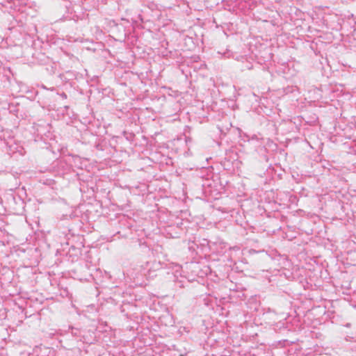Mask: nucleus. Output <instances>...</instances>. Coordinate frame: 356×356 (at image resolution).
Masks as SVG:
<instances>
[{
    "instance_id": "f257e3e1",
    "label": "nucleus",
    "mask_w": 356,
    "mask_h": 356,
    "mask_svg": "<svg viewBox=\"0 0 356 356\" xmlns=\"http://www.w3.org/2000/svg\"><path fill=\"white\" fill-rule=\"evenodd\" d=\"M60 95H61V97H62L63 98H65V99H66V98H67V95H66V94H65V93H64V92H63V93H62Z\"/></svg>"
}]
</instances>
